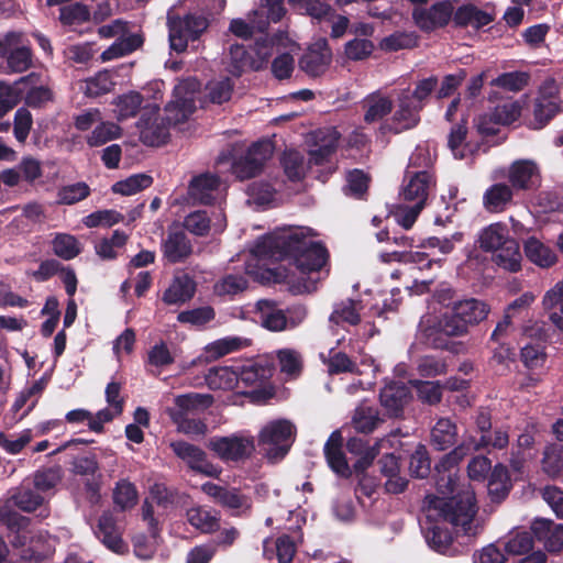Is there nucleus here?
<instances>
[{
  "mask_svg": "<svg viewBox=\"0 0 563 563\" xmlns=\"http://www.w3.org/2000/svg\"><path fill=\"white\" fill-rule=\"evenodd\" d=\"M246 273L262 284L289 283L295 271L307 276L302 288L305 292L317 289L321 277L313 274L330 273V254L328 249H249Z\"/></svg>",
  "mask_w": 563,
  "mask_h": 563,
  "instance_id": "f257e3e1",
  "label": "nucleus"
},
{
  "mask_svg": "<svg viewBox=\"0 0 563 563\" xmlns=\"http://www.w3.org/2000/svg\"><path fill=\"white\" fill-rule=\"evenodd\" d=\"M490 311L489 306L476 298L456 300L451 309L438 318H423L419 323V341L435 350H451V338L467 334L470 327L485 320Z\"/></svg>",
  "mask_w": 563,
  "mask_h": 563,
  "instance_id": "f03ea898",
  "label": "nucleus"
},
{
  "mask_svg": "<svg viewBox=\"0 0 563 563\" xmlns=\"http://www.w3.org/2000/svg\"><path fill=\"white\" fill-rule=\"evenodd\" d=\"M438 495L426 498L429 511H434L444 522L453 526L456 532L470 534L478 507L476 497L470 488H459L452 477H440L435 481Z\"/></svg>",
  "mask_w": 563,
  "mask_h": 563,
  "instance_id": "7ed1b4c3",
  "label": "nucleus"
},
{
  "mask_svg": "<svg viewBox=\"0 0 563 563\" xmlns=\"http://www.w3.org/2000/svg\"><path fill=\"white\" fill-rule=\"evenodd\" d=\"M166 20L169 47L178 54L186 52L189 43L198 41L209 27V20L198 12L180 15L169 10Z\"/></svg>",
  "mask_w": 563,
  "mask_h": 563,
  "instance_id": "20e7f679",
  "label": "nucleus"
},
{
  "mask_svg": "<svg viewBox=\"0 0 563 563\" xmlns=\"http://www.w3.org/2000/svg\"><path fill=\"white\" fill-rule=\"evenodd\" d=\"M274 366L268 361H255L238 366L239 393L251 396L256 401H265L274 396L271 378Z\"/></svg>",
  "mask_w": 563,
  "mask_h": 563,
  "instance_id": "39448f33",
  "label": "nucleus"
},
{
  "mask_svg": "<svg viewBox=\"0 0 563 563\" xmlns=\"http://www.w3.org/2000/svg\"><path fill=\"white\" fill-rule=\"evenodd\" d=\"M296 433L295 426L285 419L266 424L260 432L258 444L269 461L283 460L289 452Z\"/></svg>",
  "mask_w": 563,
  "mask_h": 563,
  "instance_id": "423d86ee",
  "label": "nucleus"
},
{
  "mask_svg": "<svg viewBox=\"0 0 563 563\" xmlns=\"http://www.w3.org/2000/svg\"><path fill=\"white\" fill-rule=\"evenodd\" d=\"M309 227H283L258 236L252 246H325Z\"/></svg>",
  "mask_w": 563,
  "mask_h": 563,
  "instance_id": "0eeeda50",
  "label": "nucleus"
},
{
  "mask_svg": "<svg viewBox=\"0 0 563 563\" xmlns=\"http://www.w3.org/2000/svg\"><path fill=\"white\" fill-rule=\"evenodd\" d=\"M207 448L223 462H241L253 455L255 441L253 437L241 433L214 435L208 440Z\"/></svg>",
  "mask_w": 563,
  "mask_h": 563,
  "instance_id": "6e6552de",
  "label": "nucleus"
},
{
  "mask_svg": "<svg viewBox=\"0 0 563 563\" xmlns=\"http://www.w3.org/2000/svg\"><path fill=\"white\" fill-rule=\"evenodd\" d=\"M274 150V143L268 139L252 143L244 155L234 159L232 173L241 180L256 177L273 156Z\"/></svg>",
  "mask_w": 563,
  "mask_h": 563,
  "instance_id": "1a4fd4ad",
  "label": "nucleus"
},
{
  "mask_svg": "<svg viewBox=\"0 0 563 563\" xmlns=\"http://www.w3.org/2000/svg\"><path fill=\"white\" fill-rule=\"evenodd\" d=\"M474 422L481 437L478 439L470 437L464 440L474 452L483 451L488 448L505 450L508 446L509 434L507 429L495 428L493 434L490 433L493 429L492 413L487 408H479Z\"/></svg>",
  "mask_w": 563,
  "mask_h": 563,
  "instance_id": "9d476101",
  "label": "nucleus"
},
{
  "mask_svg": "<svg viewBox=\"0 0 563 563\" xmlns=\"http://www.w3.org/2000/svg\"><path fill=\"white\" fill-rule=\"evenodd\" d=\"M202 492L212 500L229 510L233 516H242L251 511L252 499L239 488L228 487L207 482L201 486Z\"/></svg>",
  "mask_w": 563,
  "mask_h": 563,
  "instance_id": "9b49d317",
  "label": "nucleus"
},
{
  "mask_svg": "<svg viewBox=\"0 0 563 563\" xmlns=\"http://www.w3.org/2000/svg\"><path fill=\"white\" fill-rule=\"evenodd\" d=\"M170 449L188 468L196 473L210 477H218L221 473V470L208 460L207 453L198 445L177 440L170 443Z\"/></svg>",
  "mask_w": 563,
  "mask_h": 563,
  "instance_id": "f8f14e48",
  "label": "nucleus"
},
{
  "mask_svg": "<svg viewBox=\"0 0 563 563\" xmlns=\"http://www.w3.org/2000/svg\"><path fill=\"white\" fill-rule=\"evenodd\" d=\"M508 181L514 190L530 191L540 186L541 173L531 159H517L508 168Z\"/></svg>",
  "mask_w": 563,
  "mask_h": 563,
  "instance_id": "ddd939ff",
  "label": "nucleus"
},
{
  "mask_svg": "<svg viewBox=\"0 0 563 563\" xmlns=\"http://www.w3.org/2000/svg\"><path fill=\"white\" fill-rule=\"evenodd\" d=\"M420 103H416L408 96V88L402 89L397 98V109L393 114L389 130L395 134L413 129L420 122Z\"/></svg>",
  "mask_w": 563,
  "mask_h": 563,
  "instance_id": "4468645a",
  "label": "nucleus"
},
{
  "mask_svg": "<svg viewBox=\"0 0 563 563\" xmlns=\"http://www.w3.org/2000/svg\"><path fill=\"white\" fill-rule=\"evenodd\" d=\"M412 398L409 387L402 382H390L379 393V402L389 418L398 419L404 416L405 406Z\"/></svg>",
  "mask_w": 563,
  "mask_h": 563,
  "instance_id": "2eb2a0df",
  "label": "nucleus"
},
{
  "mask_svg": "<svg viewBox=\"0 0 563 563\" xmlns=\"http://www.w3.org/2000/svg\"><path fill=\"white\" fill-rule=\"evenodd\" d=\"M344 439L340 430H334L323 445V455L328 467L340 478H350L352 468L343 450Z\"/></svg>",
  "mask_w": 563,
  "mask_h": 563,
  "instance_id": "dca6fc26",
  "label": "nucleus"
},
{
  "mask_svg": "<svg viewBox=\"0 0 563 563\" xmlns=\"http://www.w3.org/2000/svg\"><path fill=\"white\" fill-rule=\"evenodd\" d=\"M332 59V52L325 38L313 43L300 57L299 67L310 77H318L325 73Z\"/></svg>",
  "mask_w": 563,
  "mask_h": 563,
  "instance_id": "f3484780",
  "label": "nucleus"
},
{
  "mask_svg": "<svg viewBox=\"0 0 563 563\" xmlns=\"http://www.w3.org/2000/svg\"><path fill=\"white\" fill-rule=\"evenodd\" d=\"M95 534L113 553L125 554L129 551L128 544L122 539L117 520L109 511L103 512L99 517Z\"/></svg>",
  "mask_w": 563,
  "mask_h": 563,
  "instance_id": "a211bd4d",
  "label": "nucleus"
},
{
  "mask_svg": "<svg viewBox=\"0 0 563 563\" xmlns=\"http://www.w3.org/2000/svg\"><path fill=\"white\" fill-rule=\"evenodd\" d=\"M453 8L449 1L437 2L430 9H415L412 18L417 26L426 32L445 26L451 16Z\"/></svg>",
  "mask_w": 563,
  "mask_h": 563,
  "instance_id": "6ab92c4d",
  "label": "nucleus"
},
{
  "mask_svg": "<svg viewBox=\"0 0 563 563\" xmlns=\"http://www.w3.org/2000/svg\"><path fill=\"white\" fill-rule=\"evenodd\" d=\"M531 531L548 552L559 553L563 550V523H555L551 519L536 518L531 523Z\"/></svg>",
  "mask_w": 563,
  "mask_h": 563,
  "instance_id": "aec40b11",
  "label": "nucleus"
},
{
  "mask_svg": "<svg viewBox=\"0 0 563 563\" xmlns=\"http://www.w3.org/2000/svg\"><path fill=\"white\" fill-rule=\"evenodd\" d=\"M220 178L212 173H203L192 177L188 187L189 196L201 205H211L214 192L219 189Z\"/></svg>",
  "mask_w": 563,
  "mask_h": 563,
  "instance_id": "412c9836",
  "label": "nucleus"
},
{
  "mask_svg": "<svg viewBox=\"0 0 563 563\" xmlns=\"http://www.w3.org/2000/svg\"><path fill=\"white\" fill-rule=\"evenodd\" d=\"M256 313L260 317L261 324L269 331L279 332L287 327V318L284 311L277 308L276 301L258 300L256 302Z\"/></svg>",
  "mask_w": 563,
  "mask_h": 563,
  "instance_id": "4be33fe9",
  "label": "nucleus"
},
{
  "mask_svg": "<svg viewBox=\"0 0 563 563\" xmlns=\"http://www.w3.org/2000/svg\"><path fill=\"white\" fill-rule=\"evenodd\" d=\"M514 189L505 183H497L486 189L483 203L487 211L499 213L512 202Z\"/></svg>",
  "mask_w": 563,
  "mask_h": 563,
  "instance_id": "5701e85b",
  "label": "nucleus"
},
{
  "mask_svg": "<svg viewBox=\"0 0 563 563\" xmlns=\"http://www.w3.org/2000/svg\"><path fill=\"white\" fill-rule=\"evenodd\" d=\"M205 380L212 390L238 389L239 375L238 367L233 366H212L205 374Z\"/></svg>",
  "mask_w": 563,
  "mask_h": 563,
  "instance_id": "b1692460",
  "label": "nucleus"
},
{
  "mask_svg": "<svg viewBox=\"0 0 563 563\" xmlns=\"http://www.w3.org/2000/svg\"><path fill=\"white\" fill-rule=\"evenodd\" d=\"M433 183V176L427 170H420L413 173L409 177L408 183L404 186L401 196L405 201L420 202L423 200L426 205L428 198V190L430 185Z\"/></svg>",
  "mask_w": 563,
  "mask_h": 563,
  "instance_id": "393cba45",
  "label": "nucleus"
},
{
  "mask_svg": "<svg viewBox=\"0 0 563 563\" xmlns=\"http://www.w3.org/2000/svg\"><path fill=\"white\" fill-rule=\"evenodd\" d=\"M481 249H472L468 257H478L477 252ZM485 252H492V261L500 268L510 273H517L521 269L522 254L520 249H482Z\"/></svg>",
  "mask_w": 563,
  "mask_h": 563,
  "instance_id": "a878e982",
  "label": "nucleus"
},
{
  "mask_svg": "<svg viewBox=\"0 0 563 563\" xmlns=\"http://www.w3.org/2000/svg\"><path fill=\"white\" fill-rule=\"evenodd\" d=\"M512 484L510 482V476L508 468L503 464H497L494 466L493 471L488 476V495L493 503L503 501L509 494Z\"/></svg>",
  "mask_w": 563,
  "mask_h": 563,
  "instance_id": "bb28decb",
  "label": "nucleus"
},
{
  "mask_svg": "<svg viewBox=\"0 0 563 563\" xmlns=\"http://www.w3.org/2000/svg\"><path fill=\"white\" fill-rule=\"evenodd\" d=\"M196 292V283L187 275L176 277L163 294L167 305H178L189 301Z\"/></svg>",
  "mask_w": 563,
  "mask_h": 563,
  "instance_id": "cd10ccee",
  "label": "nucleus"
},
{
  "mask_svg": "<svg viewBox=\"0 0 563 563\" xmlns=\"http://www.w3.org/2000/svg\"><path fill=\"white\" fill-rule=\"evenodd\" d=\"M431 445L438 451H444L456 443L457 427L449 418H440L431 429Z\"/></svg>",
  "mask_w": 563,
  "mask_h": 563,
  "instance_id": "c85d7f7f",
  "label": "nucleus"
},
{
  "mask_svg": "<svg viewBox=\"0 0 563 563\" xmlns=\"http://www.w3.org/2000/svg\"><path fill=\"white\" fill-rule=\"evenodd\" d=\"M453 20L457 26L472 25L475 29H481L493 22L494 16L478 9L476 5L468 3L457 8Z\"/></svg>",
  "mask_w": 563,
  "mask_h": 563,
  "instance_id": "c756f323",
  "label": "nucleus"
},
{
  "mask_svg": "<svg viewBox=\"0 0 563 563\" xmlns=\"http://www.w3.org/2000/svg\"><path fill=\"white\" fill-rule=\"evenodd\" d=\"M474 451L464 441L455 446L451 452L444 454L440 461L434 465L437 473V481L444 476H452L456 482V474L452 471L459 465V463Z\"/></svg>",
  "mask_w": 563,
  "mask_h": 563,
  "instance_id": "7c9ffc66",
  "label": "nucleus"
},
{
  "mask_svg": "<svg viewBox=\"0 0 563 563\" xmlns=\"http://www.w3.org/2000/svg\"><path fill=\"white\" fill-rule=\"evenodd\" d=\"M254 56L244 45L230 46L227 70L234 77H240L247 70H254Z\"/></svg>",
  "mask_w": 563,
  "mask_h": 563,
  "instance_id": "2f4dec72",
  "label": "nucleus"
},
{
  "mask_svg": "<svg viewBox=\"0 0 563 563\" xmlns=\"http://www.w3.org/2000/svg\"><path fill=\"white\" fill-rule=\"evenodd\" d=\"M541 470L553 479L563 474V444L553 442L544 446Z\"/></svg>",
  "mask_w": 563,
  "mask_h": 563,
  "instance_id": "473e14b6",
  "label": "nucleus"
},
{
  "mask_svg": "<svg viewBox=\"0 0 563 563\" xmlns=\"http://www.w3.org/2000/svg\"><path fill=\"white\" fill-rule=\"evenodd\" d=\"M187 521L205 533L217 531L220 527V516L217 511L203 509L202 507L190 508L186 514Z\"/></svg>",
  "mask_w": 563,
  "mask_h": 563,
  "instance_id": "72a5a7b5",
  "label": "nucleus"
},
{
  "mask_svg": "<svg viewBox=\"0 0 563 563\" xmlns=\"http://www.w3.org/2000/svg\"><path fill=\"white\" fill-rule=\"evenodd\" d=\"M360 301L353 299L343 300L334 306L329 321L336 325L347 323L350 325H357L361 322Z\"/></svg>",
  "mask_w": 563,
  "mask_h": 563,
  "instance_id": "f704fd0d",
  "label": "nucleus"
},
{
  "mask_svg": "<svg viewBox=\"0 0 563 563\" xmlns=\"http://www.w3.org/2000/svg\"><path fill=\"white\" fill-rule=\"evenodd\" d=\"M320 358L323 364L327 365L330 375L357 372L356 363L352 361L346 353L336 351L335 349H330L328 355L320 353Z\"/></svg>",
  "mask_w": 563,
  "mask_h": 563,
  "instance_id": "c9c22d12",
  "label": "nucleus"
},
{
  "mask_svg": "<svg viewBox=\"0 0 563 563\" xmlns=\"http://www.w3.org/2000/svg\"><path fill=\"white\" fill-rule=\"evenodd\" d=\"M509 241V228L504 222L487 225L479 232L477 240L478 246H505Z\"/></svg>",
  "mask_w": 563,
  "mask_h": 563,
  "instance_id": "e433bc0d",
  "label": "nucleus"
},
{
  "mask_svg": "<svg viewBox=\"0 0 563 563\" xmlns=\"http://www.w3.org/2000/svg\"><path fill=\"white\" fill-rule=\"evenodd\" d=\"M142 44L143 40L137 34H130L129 36L120 37L102 52L101 59L107 62L125 56L136 51Z\"/></svg>",
  "mask_w": 563,
  "mask_h": 563,
  "instance_id": "4c0bfd02",
  "label": "nucleus"
},
{
  "mask_svg": "<svg viewBox=\"0 0 563 563\" xmlns=\"http://www.w3.org/2000/svg\"><path fill=\"white\" fill-rule=\"evenodd\" d=\"M9 503L24 512H33L44 503V497L25 486L18 488L9 498Z\"/></svg>",
  "mask_w": 563,
  "mask_h": 563,
  "instance_id": "58836bf2",
  "label": "nucleus"
},
{
  "mask_svg": "<svg viewBox=\"0 0 563 563\" xmlns=\"http://www.w3.org/2000/svg\"><path fill=\"white\" fill-rule=\"evenodd\" d=\"M114 85L111 73L109 70H101L95 76L87 78L81 89L87 97L97 98L110 92Z\"/></svg>",
  "mask_w": 563,
  "mask_h": 563,
  "instance_id": "ea45409f",
  "label": "nucleus"
},
{
  "mask_svg": "<svg viewBox=\"0 0 563 563\" xmlns=\"http://www.w3.org/2000/svg\"><path fill=\"white\" fill-rule=\"evenodd\" d=\"M345 179L347 183L344 188L345 195L354 199H365L371 183L369 175L362 169L354 168L347 170Z\"/></svg>",
  "mask_w": 563,
  "mask_h": 563,
  "instance_id": "a19ab883",
  "label": "nucleus"
},
{
  "mask_svg": "<svg viewBox=\"0 0 563 563\" xmlns=\"http://www.w3.org/2000/svg\"><path fill=\"white\" fill-rule=\"evenodd\" d=\"M140 139L147 146H161L169 139V129L163 119L156 118L141 130Z\"/></svg>",
  "mask_w": 563,
  "mask_h": 563,
  "instance_id": "79ce46f5",
  "label": "nucleus"
},
{
  "mask_svg": "<svg viewBox=\"0 0 563 563\" xmlns=\"http://www.w3.org/2000/svg\"><path fill=\"white\" fill-rule=\"evenodd\" d=\"M339 139L340 133L333 129L324 139L321 140L320 143L316 145V148L310 151V161L314 165H323L328 163L338 150Z\"/></svg>",
  "mask_w": 563,
  "mask_h": 563,
  "instance_id": "37998d69",
  "label": "nucleus"
},
{
  "mask_svg": "<svg viewBox=\"0 0 563 563\" xmlns=\"http://www.w3.org/2000/svg\"><path fill=\"white\" fill-rule=\"evenodd\" d=\"M382 258L386 263L399 262L405 264H415L419 269L430 268L432 260L423 252H412L411 250H394L389 253H383Z\"/></svg>",
  "mask_w": 563,
  "mask_h": 563,
  "instance_id": "c03bdc74",
  "label": "nucleus"
},
{
  "mask_svg": "<svg viewBox=\"0 0 563 563\" xmlns=\"http://www.w3.org/2000/svg\"><path fill=\"white\" fill-rule=\"evenodd\" d=\"M113 503L120 510L125 511L132 509L139 499L136 486L128 479L117 482L113 489Z\"/></svg>",
  "mask_w": 563,
  "mask_h": 563,
  "instance_id": "a18cd8bd",
  "label": "nucleus"
},
{
  "mask_svg": "<svg viewBox=\"0 0 563 563\" xmlns=\"http://www.w3.org/2000/svg\"><path fill=\"white\" fill-rule=\"evenodd\" d=\"M559 111V102L544 97H537L533 103V129L544 128Z\"/></svg>",
  "mask_w": 563,
  "mask_h": 563,
  "instance_id": "49530a36",
  "label": "nucleus"
},
{
  "mask_svg": "<svg viewBox=\"0 0 563 563\" xmlns=\"http://www.w3.org/2000/svg\"><path fill=\"white\" fill-rule=\"evenodd\" d=\"M467 119L463 118L459 123L452 125L449 137L448 146L453 153L455 158L463 159L466 156V136H467Z\"/></svg>",
  "mask_w": 563,
  "mask_h": 563,
  "instance_id": "de8ad7c7",
  "label": "nucleus"
},
{
  "mask_svg": "<svg viewBox=\"0 0 563 563\" xmlns=\"http://www.w3.org/2000/svg\"><path fill=\"white\" fill-rule=\"evenodd\" d=\"M314 20L331 21L335 16V10L323 0H289Z\"/></svg>",
  "mask_w": 563,
  "mask_h": 563,
  "instance_id": "09e8293b",
  "label": "nucleus"
},
{
  "mask_svg": "<svg viewBox=\"0 0 563 563\" xmlns=\"http://www.w3.org/2000/svg\"><path fill=\"white\" fill-rule=\"evenodd\" d=\"M153 184L152 176L147 174H134L130 177L119 180L112 186V191L114 194H120L122 196H131L136 192L144 190Z\"/></svg>",
  "mask_w": 563,
  "mask_h": 563,
  "instance_id": "8fccbe9b",
  "label": "nucleus"
},
{
  "mask_svg": "<svg viewBox=\"0 0 563 563\" xmlns=\"http://www.w3.org/2000/svg\"><path fill=\"white\" fill-rule=\"evenodd\" d=\"M419 37L415 32H395L384 37L380 43V49L385 52H398L400 49H410L418 46Z\"/></svg>",
  "mask_w": 563,
  "mask_h": 563,
  "instance_id": "3c124183",
  "label": "nucleus"
},
{
  "mask_svg": "<svg viewBox=\"0 0 563 563\" xmlns=\"http://www.w3.org/2000/svg\"><path fill=\"white\" fill-rule=\"evenodd\" d=\"M247 286L249 282L242 275L229 274L214 284V294L233 299L236 295L245 291Z\"/></svg>",
  "mask_w": 563,
  "mask_h": 563,
  "instance_id": "603ef678",
  "label": "nucleus"
},
{
  "mask_svg": "<svg viewBox=\"0 0 563 563\" xmlns=\"http://www.w3.org/2000/svg\"><path fill=\"white\" fill-rule=\"evenodd\" d=\"M530 81V75L526 71L503 73L490 81L492 86L507 91L518 92L525 89Z\"/></svg>",
  "mask_w": 563,
  "mask_h": 563,
  "instance_id": "864d4df0",
  "label": "nucleus"
},
{
  "mask_svg": "<svg viewBox=\"0 0 563 563\" xmlns=\"http://www.w3.org/2000/svg\"><path fill=\"white\" fill-rule=\"evenodd\" d=\"M424 538L430 548L442 553L453 543L452 533L437 522L424 529Z\"/></svg>",
  "mask_w": 563,
  "mask_h": 563,
  "instance_id": "5fc2aeb1",
  "label": "nucleus"
},
{
  "mask_svg": "<svg viewBox=\"0 0 563 563\" xmlns=\"http://www.w3.org/2000/svg\"><path fill=\"white\" fill-rule=\"evenodd\" d=\"M366 112L364 114V121L366 123H373L382 120L393 110V101L388 97L374 96L371 97L366 103Z\"/></svg>",
  "mask_w": 563,
  "mask_h": 563,
  "instance_id": "6e6d98bb",
  "label": "nucleus"
},
{
  "mask_svg": "<svg viewBox=\"0 0 563 563\" xmlns=\"http://www.w3.org/2000/svg\"><path fill=\"white\" fill-rule=\"evenodd\" d=\"M89 8L81 3L75 2L64 5L59 10V21L63 25H78L90 20Z\"/></svg>",
  "mask_w": 563,
  "mask_h": 563,
  "instance_id": "4d7b16f0",
  "label": "nucleus"
},
{
  "mask_svg": "<svg viewBox=\"0 0 563 563\" xmlns=\"http://www.w3.org/2000/svg\"><path fill=\"white\" fill-rule=\"evenodd\" d=\"M60 479V467H43L33 474V487L37 490V493H46L55 488Z\"/></svg>",
  "mask_w": 563,
  "mask_h": 563,
  "instance_id": "13d9d810",
  "label": "nucleus"
},
{
  "mask_svg": "<svg viewBox=\"0 0 563 563\" xmlns=\"http://www.w3.org/2000/svg\"><path fill=\"white\" fill-rule=\"evenodd\" d=\"M261 31V36L255 40L254 45L251 47V53L254 56V70H261L266 66L274 49L273 40L268 38L267 34L263 33L262 27Z\"/></svg>",
  "mask_w": 563,
  "mask_h": 563,
  "instance_id": "bf43d9fd",
  "label": "nucleus"
},
{
  "mask_svg": "<svg viewBox=\"0 0 563 563\" xmlns=\"http://www.w3.org/2000/svg\"><path fill=\"white\" fill-rule=\"evenodd\" d=\"M380 421L378 410L373 407H360L353 417L356 431L365 434L373 432Z\"/></svg>",
  "mask_w": 563,
  "mask_h": 563,
  "instance_id": "052dcab7",
  "label": "nucleus"
},
{
  "mask_svg": "<svg viewBox=\"0 0 563 563\" xmlns=\"http://www.w3.org/2000/svg\"><path fill=\"white\" fill-rule=\"evenodd\" d=\"M214 401L210 394L189 393L179 395L175 399L177 408L181 411H191L197 409H207Z\"/></svg>",
  "mask_w": 563,
  "mask_h": 563,
  "instance_id": "680f3d73",
  "label": "nucleus"
},
{
  "mask_svg": "<svg viewBox=\"0 0 563 563\" xmlns=\"http://www.w3.org/2000/svg\"><path fill=\"white\" fill-rule=\"evenodd\" d=\"M249 345H251L250 339L225 336L211 343L208 347V352L213 356L221 357L232 352L240 351Z\"/></svg>",
  "mask_w": 563,
  "mask_h": 563,
  "instance_id": "e2e57ef3",
  "label": "nucleus"
},
{
  "mask_svg": "<svg viewBox=\"0 0 563 563\" xmlns=\"http://www.w3.org/2000/svg\"><path fill=\"white\" fill-rule=\"evenodd\" d=\"M124 220V216L112 209H103L91 212L82 219L87 228L106 227L110 228Z\"/></svg>",
  "mask_w": 563,
  "mask_h": 563,
  "instance_id": "0e129e2a",
  "label": "nucleus"
},
{
  "mask_svg": "<svg viewBox=\"0 0 563 563\" xmlns=\"http://www.w3.org/2000/svg\"><path fill=\"white\" fill-rule=\"evenodd\" d=\"M120 126L111 122H102L87 137L90 147H97L120 136Z\"/></svg>",
  "mask_w": 563,
  "mask_h": 563,
  "instance_id": "69168bd1",
  "label": "nucleus"
},
{
  "mask_svg": "<svg viewBox=\"0 0 563 563\" xmlns=\"http://www.w3.org/2000/svg\"><path fill=\"white\" fill-rule=\"evenodd\" d=\"M31 519L20 515L8 506L0 507V525L13 533H20L29 528Z\"/></svg>",
  "mask_w": 563,
  "mask_h": 563,
  "instance_id": "338daca9",
  "label": "nucleus"
},
{
  "mask_svg": "<svg viewBox=\"0 0 563 563\" xmlns=\"http://www.w3.org/2000/svg\"><path fill=\"white\" fill-rule=\"evenodd\" d=\"M214 317V309L211 306H205L179 312L177 320L180 323H189L191 325L201 327L212 321Z\"/></svg>",
  "mask_w": 563,
  "mask_h": 563,
  "instance_id": "774afa93",
  "label": "nucleus"
}]
</instances>
